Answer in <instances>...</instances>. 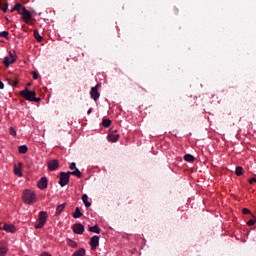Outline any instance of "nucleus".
<instances>
[{"mask_svg":"<svg viewBox=\"0 0 256 256\" xmlns=\"http://www.w3.org/2000/svg\"><path fill=\"white\" fill-rule=\"evenodd\" d=\"M70 175H74V177H78V179H81L82 177L81 171L79 169H76V171L60 172L58 182L60 187H65V185H69V181L71 179Z\"/></svg>","mask_w":256,"mask_h":256,"instance_id":"obj_1","label":"nucleus"},{"mask_svg":"<svg viewBox=\"0 0 256 256\" xmlns=\"http://www.w3.org/2000/svg\"><path fill=\"white\" fill-rule=\"evenodd\" d=\"M20 95L21 97H24L26 101L41 103V98L36 97L37 93H35V91L29 90L27 87L20 91Z\"/></svg>","mask_w":256,"mask_h":256,"instance_id":"obj_2","label":"nucleus"},{"mask_svg":"<svg viewBox=\"0 0 256 256\" xmlns=\"http://www.w3.org/2000/svg\"><path fill=\"white\" fill-rule=\"evenodd\" d=\"M22 199L26 205H33L37 201V194L31 189H25L22 194Z\"/></svg>","mask_w":256,"mask_h":256,"instance_id":"obj_3","label":"nucleus"},{"mask_svg":"<svg viewBox=\"0 0 256 256\" xmlns=\"http://www.w3.org/2000/svg\"><path fill=\"white\" fill-rule=\"evenodd\" d=\"M47 212L41 211L38 216V224L35 226V229H43L47 223Z\"/></svg>","mask_w":256,"mask_h":256,"instance_id":"obj_4","label":"nucleus"},{"mask_svg":"<svg viewBox=\"0 0 256 256\" xmlns=\"http://www.w3.org/2000/svg\"><path fill=\"white\" fill-rule=\"evenodd\" d=\"M17 61V53L14 50H11L8 56L4 57L3 63L4 65H13Z\"/></svg>","mask_w":256,"mask_h":256,"instance_id":"obj_5","label":"nucleus"},{"mask_svg":"<svg viewBox=\"0 0 256 256\" xmlns=\"http://www.w3.org/2000/svg\"><path fill=\"white\" fill-rule=\"evenodd\" d=\"M98 87H99V84H96L90 90V97H91V99H93V101H99V97H101Z\"/></svg>","mask_w":256,"mask_h":256,"instance_id":"obj_6","label":"nucleus"},{"mask_svg":"<svg viewBox=\"0 0 256 256\" xmlns=\"http://www.w3.org/2000/svg\"><path fill=\"white\" fill-rule=\"evenodd\" d=\"M19 15H22L24 23L31 21V12L26 7H22V11H19Z\"/></svg>","mask_w":256,"mask_h":256,"instance_id":"obj_7","label":"nucleus"},{"mask_svg":"<svg viewBox=\"0 0 256 256\" xmlns=\"http://www.w3.org/2000/svg\"><path fill=\"white\" fill-rule=\"evenodd\" d=\"M72 229L73 233L76 235H83V233H85V226H83L81 223L74 224Z\"/></svg>","mask_w":256,"mask_h":256,"instance_id":"obj_8","label":"nucleus"},{"mask_svg":"<svg viewBox=\"0 0 256 256\" xmlns=\"http://www.w3.org/2000/svg\"><path fill=\"white\" fill-rule=\"evenodd\" d=\"M59 169V160L52 159L48 161V171H57Z\"/></svg>","mask_w":256,"mask_h":256,"instance_id":"obj_9","label":"nucleus"},{"mask_svg":"<svg viewBox=\"0 0 256 256\" xmlns=\"http://www.w3.org/2000/svg\"><path fill=\"white\" fill-rule=\"evenodd\" d=\"M48 185H49V180L47 179V177L40 178V180L37 183L38 189H41L42 191L47 189Z\"/></svg>","mask_w":256,"mask_h":256,"instance_id":"obj_10","label":"nucleus"},{"mask_svg":"<svg viewBox=\"0 0 256 256\" xmlns=\"http://www.w3.org/2000/svg\"><path fill=\"white\" fill-rule=\"evenodd\" d=\"M89 245L92 251H95L99 247V236L95 235L90 239Z\"/></svg>","mask_w":256,"mask_h":256,"instance_id":"obj_11","label":"nucleus"},{"mask_svg":"<svg viewBox=\"0 0 256 256\" xmlns=\"http://www.w3.org/2000/svg\"><path fill=\"white\" fill-rule=\"evenodd\" d=\"M119 137V134L117 133V131H115L108 134L107 139L110 143H117V141H119Z\"/></svg>","mask_w":256,"mask_h":256,"instance_id":"obj_12","label":"nucleus"},{"mask_svg":"<svg viewBox=\"0 0 256 256\" xmlns=\"http://www.w3.org/2000/svg\"><path fill=\"white\" fill-rule=\"evenodd\" d=\"M3 231H6L7 233H15L17 228L13 224H3Z\"/></svg>","mask_w":256,"mask_h":256,"instance_id":"obj_13","label":"nucleus"},{"mask_svg":"<svg viewBox=\"0 0 256 256\" xmlns=\"http://www.w3.org/2000/svg\"><path fill=\"white\" fill-rule=\"evenodd\" d=\"M14 175H17V177H23V171L21 170V163H18V165L14 166Z\"/></svg>","mask_w":256,"mask_h":256,"instance_id":"obj_14","label":"nucleus"},{"mask_svg":"<svg viewBox=\"0 0 256 256\" xmlns=\"http://www.w3.org/2000/svg\"><path fill=\"white\" fill-rule=\"evenodd\" d=\"M66 205H67V203H63V204L58 205V206L56 207L55 215H56V216L61 215V213H63V211L65 210Z\"/></svg>","mask_w":256,"mask_h":256,"instance_id":"obj_15","label":"nucleus"},{"mask_svg":"<svg viewBox=\"0 0 256 256\" xmlns=\"http://www.w3.org/2000/svg\"><path fill=\"white\" fill-rule=\"evenodd\" d=\"M88 231H90V233H96L97 235H99V233H101V228H99L98 225L89 226Z\"/></svg>","mask_w":256,"mask_h":256,"instance_id":"obj_16","label":"nucleus"},{"mask_svg":"<svg viewBox=\"0 0 256 256\" xmlns=\"http://www.w3.org/2000/svg\"><path fill=\"white\" fill-rule=\"evenodd\" d=\"M9 248L5 244H0V256L7 255Z\"/></svg>","mask_w":256,"mask_h":256,"instance_id":"obj_17","label":"nucleus"},{"mask_svg":"<svg viewBox=\"0 0 256 256\" xmlns=\"http://www.w3.org/2000/svg\"><path fill=\"white\" fill-rule=\"evenodd\" d=\"M82 201H83L85 207H87V208L91 207V202H89V196L87 194L82 195Z\"/></svg>","mask_w":256,"mask_h":256,"instance_id":"obj_18","label":"nucleus"},{"mask_svg":"<svg viewBox=\"0 0 256 256\" xmlns=\"http://www.w3.org/2000/svg\"><path fill=\"white\" fill-rule=\"evenodd\" d=\"M72 217L74 219H79V218L83 217V214H82L81 210L79 209V207H76L74 213L72 214Z\"/></svg>","mask_w":256,"mask_h":256,"instance_id":"obj_19","label":"nucleus"},{"mask_svg":"<svg viewBox=\"0 0 256 256\" xmlns=\"http://www.w3.org/2000/svg\"><path fill=\"white\" fill-rule=\"evenodd\" d=\"M27 151H29V148L27 147V145H21L18 147V152L22 155H25Z\"/></svg>","mask_w":256,"mask_h":256,"instance_id":"obj_20","label":"nucleus"},{"mask_svg":"<svg viewBox=\"0 0 256 256\" xmlns=\"http://www.w3.org/2000/svg\"><path fill=\"white\" fill-rule=\"evenodd\" d=\"M184 161H186L187 163H193V161H195V156L191 154H186L184 155Z\"/></svg>","mask_w":256,"mask_h":256,"instance_id":"obj_21","label":"nucleus"},{"mask_svg":"<svg viewBox=\"0 0 256 256\" xmlns=\"http://www.w3.org/2000/svg\"><path fill=\"white\" fill-rule=\"evenodd\" d=\"M34 37L36 41H38V43H41V41H43V36H41V34H39V31L37 30L34 31Z\"/></svg>","mask_w":256,"mask_h":256,"instance_id":"obj_22","label":"nucleus"},{"mask_svg":"<svg viewBox=\"0 0 256 256\" xmlns=\"http://www.w3.org/2000/svg\"><path fill=\"white\" fill-rule=\"evenodd\" d=\"M72 256H85V248H81L73 253Z\"/></svg>","mask_w":256,"mask_h":256,"instance_id":"obj_23","label":"nucleus"},{"mask_svg":"<svg viewBox=\"0 0 256 256\" xmlns=\"http://www.w3.org/2000/svg\"><path fill=\"white\" fill-rule=\"evenodd\" d=\"M67 243L69 247H72V249H75L77 247V242L73 241L71 238L67 239Z\"/></svg>","mask_w":256,"mask_h":256,"instance_id":"obj_24","label":"nucleus"},{"mask_svg":"<svg viewBox=\"0 0 256 256\" xmlns=\"http://www.w3.org/2000/svg\"><path fill=\"white\" fill-rule=\"evenodd\" d=\"M235 174H236L238 177H241V175H243V167L237 166L236 169H235Z\"/></svg>","mask_w":256,"mask_h":256,"instance_id":"obj_25","label":"nucleus"},{"mask_svg":"<svg viewBox=\"0 0 256 256\" xmlns=\"http://www.w3.org/2000/svg\"><path fill=\"white\" fill-rule=\"evenodd\" d=\"M102 125H103V127H105V128L110 127V125H111V119H103V120H102Z\"/></svg>","mask_w":256,"mask_h":256,"instance_id":"obj_26","label":"nucleus"},{"mask_svg":"<svg viewBox=\"0 0 256 256\" xmlns=\"http://www.w3.org/2000/svg\"><path fill=\"white\" fill-rule=\"evenodd\" d=\"M9 133H10V135H12V137H17V130H15V128L10 127Z\"/></svg>","mask_w":256,"mask_h":256,"instance_id":"obj_27","label":"nucleus"},{"mask_svg":"<svg viewBox=\"0 0 256 256\" xmlns=\"http://www.w3.org/2000/svg\"><path fill=\"white\" fill-rule=\"evenodd\" d=\"M0 37H4V39H7V37H9V31L4 30L0 32Z\"/></svg>","mask_w":256,"mask_h":256,"instance_id":"obj_28","label":"nucleus"},{"mask_svg":"<svg viewBox=\"0 0 256 256\" xmlns=\"http://www.w3.org/2000/svg\"><path fill=\"white\" fill-rule=\"evenodd\" d=\"M69 169L71 170V171H77V169H79V168H77V164L75 163V162H72L71 164H70V166H69Z\"/></svg>","mask_w":256,"mask_h":256,"instance_id":"obj_29","label":"nucleus"},{"mask_svg":"<svg viewBox=\"0 0 256 256\" xmlns=\"http://www.w3.org/2000/svg\"><path fill=\"white\" fill-rule=\"evenodd\" d=\"M21 3H16L14 6V9H16V11L19 13V11H22L23 8H21Z\"/></svg>","mask_w":256,"mask_h":256,"instance_id":"obj_30","label":"nucleus"},{"mask_svg":"<svg viewBox=\"0 0 256 256\" xmlns=\"http://www.w3.org/2000/svg\"><path fill=\"white\" fill-rule=\"evenodd\" d=\"M242 213L243 215H249L251 213V210H249V208H243Z\"/></svg>","mask_w":256,"mask_h":256,"instance_id":"obj_31","label":"nucleus"},{"mask_svg":"<svg viewBox=\"0 0 256 256\" xmlns=\"http://www.w3.org/2000/svg\"><path fill=\"white\" fill-rule=\"evenodd\" d=\"M32 77H33V79H34L35 81H37V79H39V74H37L36 71H33V72H32Z\"/></svg>","mask_w":256,"mask_h":256,"instance_id":"obj_32","label":"nucleus"},{"mask_svg":"<svg viewBox=\"0 0 256 256\" xmlns=\"http://www.w3.org/2000/svg\"><path fill=\"white\" fill-rule=\"evenodd\" d=\"M1 9H2L3 13H7L8 9H9V4L6 3V4H5V7H4V8H1Z\"/></svg>","mask_w":256,"mask_h":256,"instance_id":"obj_33","label":"nucleus"},{"mask_svg":"<svg viewBox=\"0 0 256 256\" xmlns=\"http://www.w3.org/2000/svg\"><path fill=\"white\" fill-rule=\"evenodd\" d=\"M249 183L250 185H253V183H256V178L255 177L250 178Z\"/></svg>","mask_w":256,"mask_h":256,"instance_id":"obj_34","label":"nucleus"},{"mask_svg":"<svg viewBox=\"0 0 256 256\" xmlns=\"http://www.w3.org/2000/svg\"><path fill=\"white\" fill-rule=\"evenodd\" d=\"M39 256H53L49 252H42Z\"/></svg>","mask_w":256,"mask_h":256,"instance_id":"obj_35","label":"nucleus"},{"mask_svg":"<svg viewBox=\"0 0 256 256\" xmlns=\"http://www.w3.org/2000/svg\"><path fill=\"white\" fill-rule=\"evenodd\" d=\"M0 89H5V84H3V81L0 80Z\"/></svg>","mask_w":256,"mask_h":256,"instance_id":"obj_36","label":"nucleus"},{"mask_svg":"<svg viewBox=\"0 0 256 256\" xmlns=\"http://www.w3.org/2000/svg\"><path fill=\"white\" fill-rule=\"evenodd\" d=\"M92 111H93V109L90 108V109L87 111V114H88V115H91Z\"/></svg>","mask_w":256,"mask_h":256,"instance_id":"obj_37","label":"nucleus"},{"mask_svg":"<svg viewBox=\"0 0 256 256\" xmlns=\"http://www.w3.org/2000/svg\"><path fill=\"white\" fill-rule=\"evenodd\" d=\"M15 11H17V10L15 9V7H13V8H11L10 13H13Z\"/></svg>","mask_w":256,"mask_h":256,"instance_id":"obj_38","label":"nucleus"},{"mask_svg":"<svg viewBox=\"0 0 256 256\" xmlns=\"http://www.w3.org/2000/svg\"><path fill=\"white\" fill-rule=\"evenodd\" d=\"M0 231H3V224L0 223Z\"/></svg>","mask_w":256,"mask_h":256,"instance_id":"obj_39","label":"nucleus"}]
</instances>
